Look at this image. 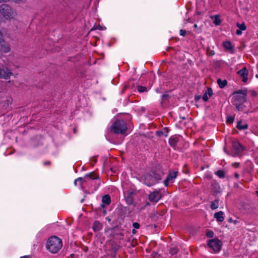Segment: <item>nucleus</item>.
<instances>
[{
    "label": "nucleus",
    "mask_w": 258,
    "mask_h": 258,
    "mask_svg": "<svg viewBox=\"0 0 258 258\" xmlns=\"http://www.w3.org/2000/svg\"><path fill=\"white\" fill-rule=\"evenodd\" d=\"M205 92H207V94H208L209 96L210 97L213 95V91L211 88H208L207 89V91H206Z\"/></svg>",
    "instance_id": "obj_33"
},
{
    "label": "nucleus",
    "mask_w": 258,
    "mask_h": 258,
    "mask_svg": "<svg viewBox=\"0 0 258 258\" xmlns=\"http://www.w3.org/2000/svg\"><path fill=\"white\" fill-rule=\"evenodd\" d=\"M242 30H240V29H238L236 30V34L237 35H241L242 34V32H241Z\"/></svg>",
    "instance_id": "obj_43"
},
{
    "label": "nucleus",
    "mask_w": 258,
    "mask_h": 258,
    "mask_svg": "<svg viewBox=\"0 0 258 258\" xmlns=\"http://www.w3.org/2000/svg\"><path fill=\"white\" fill-rule=\"evenodd\" d=\"M178 249L176 247H172L169 250V252L171 254L174 255L177 253Z\"/></svg>",
    "instance_id": "obj_30"
},
{
    "label": "nucleus",
    "mask_w": 258,
    "mask_h": 258,
    "mask_svg": "<svg viewBox=\"0 0 258 258\" xmlns=\"http://www.w3.org/2000/svg\"><path fill=\"white\" fill-rule=\"evenodd\" d=\"M164 175L163 172L159 170H154L152 173L147 174L144 177V183L147 185L152 186L162 179Z\"/></svg>",
    "instance_id": "obj_2"
},
{
    "label": "nucleus",
    "mask_w": 258,
    "mask_h": 258,
    "mask_svg": "<svg viewBox=\"0 0 258 258\" xmlns=\"http://www.w3.org/2000/svg\"><path fill=\"white\" fill-rule=\"evenodd\" d=\"M202 98L205 101H207L208 100L209 97L208 96V95L207 94V92H205Z\"/></svg>",
    "instance_id": "obj_36"
},
{
    "label": "nucleus",
    "mask_w": 258,
    "mask_h": 258,
    "mask_svg": "<svg viewBox=\"0 0 258 258\" xmlns=\"http://www.w3.org/2000/svg\"><path fill=\"white\" fill-rule=\"evenodd\" d=\"M169 98L170 96L167 94H165L162 95V100L161 102L162 106H163L164 104H166V102L168 101Z\"/></svg>",
    "instance_id": "obj_21"
},
{
    "label": "nucleus",
    "mask_w": 258,
    "mask_h": 258,
    "mask_svg": "<svg viewBox=\"0 0 258 258\" xmlns=\"http://www.w3.org/2000/svg\"><path fill=\"white\" fill-rule=\"evenodd\" d=\"M20 258H31V256L30 255H25L21 256Z\"/></svg>",
    "instance_id": "obj_47"
},
{
    "label": "nucleus",
    "mask_w": 258,
    "mask_h": 258,
    "mask_svg": "<svg viewBox=\"0 0 258 258\" xmlns=\"http://www.w3.org/2000/svg\"><path fill=\"white\" fill-rule=\"evenodd\" d=\"M173 49V47H168L167 49V50H169L170 49Z\"/></svg>",
    "instance_id": "obj_53"
},
{
    "label": "nucleus",
    "mask_w": 258,
    "mask_h": 258,
    "mask_svg": "<svg viewBox=\"0 0 258 258\" xmlns=\"http://www.w3.org/2000/svg\"><path fill=\"white\" fill-rule=\"evenodd\" d=\"M219 207V199H216L211 202L210 207L212 210L217 209Z\"/></svg>",
    "instance_id": "obj_22"
},
{
    "label": "nucleus",
    "mask_w": 258,
    "mask_h": 258,
    "mask_svg": "<svg viewBox=\"0 0 258 258\" xmlns=\"http://www.w3.org/2000/svg\"><path fill=\"white\" fill-rule=\"evenodd\" d=\"M8 0H0V2H7Z\"/></svg>",
    "instance_id": "obj_56"
},
{
    "label": "nucleus",
    "mask_w": 258,
    "mask_h": 258,
    "mask_svg": "<svg viewBox=\"0 0 258 258\" xmlns=\"http://www.w3.org/2000/svg\"><path fill=\"white\" fill-rule=\"evenodd\" d=\"M231 220H232V219H231V218H230V219H229V221H231Z\"/></svg>",
    "instance_id": "obj_58"
},
{
    "label": "nucleus",
    "mask_w": 258,
    "mask_h": 258,
    "mask_svg": "<svg viewBox=\"0 0 258 258\" xmlns=\"http://www.w3.org/2000/svg\"><path fill=\"white\" fill-rule=\"evenodd\" d=\"M180 35L182 36H185L186 34V31L185 30L181 29L179 31Z\"/></svg>",
    "instance_id": "obj_35"
},
{
    "label": "nucleus",
    "mask_w": 258,
    "mask_h": 258,
    "mask_svg": "<svg viewBox=\"0 0 258 258\" xmlns=\"http://www.w3.org/2000/svg\"><path fill=\"white\" fill-rule=\"evenodd\" d=\"M236 26L239 28V29L242 31H244L246 29V26L244 23H242V24H239L237 23L236 24Z\"/></svg>",
    "instance_id": "obj_26"
},
{
    "label": "nucleus",
    "mask_w": 258,
    "mask_h": 258,
    "mask_svg": "<svg viewBox=\"0 0 258 258\" xmlns=\"http://www.w3.org/2000/svg\"><path fill=\"white\" fill-rule=\"evenodd\" d=\"M249 92L250 93L251 95L252 96L255 97V96H256L257 95L256 92L254 91V90L249 91Z\"/></svg>",
    "instance_id": "obj_40"
},
{
    "label": "nucleus",
    "mask_w": 258,
    "mask_h": 258,
    "mask_svg": "<svg viewBox=\"0 0 258 258\" xmlns=\"http://www.w3.org/2000/svg\"><path fill=\"white\" fill-rule=\"evenodd\" d=\"M138 90L139 92H144L147 91V88L145 87H143L142 86H138Z\"/></svg>",
    "instance_id": "obj_31"
},
{
    "label": "nucleus",
    "mask_w": 258,
    "mask_h": 258,
    "mask_svg": "<svg viewBox=\"0 0 258 258\" xmlns=\"http://www.w3.org/2000/svg\"><path fill=\"white\" fill-rule=\"evenodd\" d=\"M74 256H75V254L74 253H72L71 254H70L71 257L73 258V257H74Z\"/></svg>",
    "instance_id": "obj_52"
},
{
    "label": "nucleus",
    "mask_w": 258,
    "mask_h": 258,
    "mask_svg": "<svg viewBox=\"0 0 258 258\" xmlns=\"http://www.w3.org/2000/svg\"><path fill=\"white\" fill-rule=\"evenodd\" d=\"M92 228L94 232H98L102 228V225L99 222L96 221L94 222Z\"/></svg>",
    "instance_id": "obj_16"
},
{
    "label": "nucleus",
    "mask_w": 258,
    "mask_h": 258,
    "mask_svg": "<svg viewBox=\"0 0 258 258\" xmlns=\"http://www.w3.org/2000/svg\"><path fill=\"white\" fill-rule=\"evenodd\" d=\"M106 213H107L106 210H103V213L104 215L106 214Z\"/></svg>",
    "instance_id": "obj_51"
},
{
    "label": "nucleus",
    "mask_w": 258,
    "mask_h": 258,
    "mask_svg": "<svg viewBox=\"0 0 258 258\" xmlns=\"http://www.w3.org/2000/svg\"><path fill=\"white\" fill-rule=\"evenodd\" d=\"M167 133H168V131H166V133H164L163 131H157L156 132V135L158 137H161L163 135H164L165 137H167Z\"/></svg>",
    "instance_id": "obj_28"
},
{
    "label": "nucleus",
    "mask_w": 258,
    "mask_h": 258,
    "mask_svg": "<svg viewBox=\"0 0 258 258\" xmlns=\"http://www.w3.org/2000/svg\"><path fill=\"white\" fill-rule=\"evenodd\" d=\"M256 194L257 196H258V190L256 191Z\"/></svg>",
    "instance_id": "obj_57"
},
{
    "label": "nucleus",
    "mask_w": 258,
    "mask_h": 258,
    "mask_svg": "<svg viewBox=\"0 0 258 258\" xmlns=\"http://www.w3.org/2000/svg\"><path fill=\"white\" fill-rule=\"evenodd\" d=\"M78 182V180H77V179H76L75 180V181H74V184H75V185H77V182Z\"/></svg>",
    "instance_id": "obj_50"
},
{
    "label": "nucleus",
    "mask_w": 258,
    "mask_h": 258,
    "mask_svg": "<svg viewBox=\"0 0 258 258\" xmlns=\"http://www.w3.org/2000/svg\"><path fill=\"white\" fill-rule=\"evenodd\" d=\"M233 167L235 168H238L240 166V164L238 162H235L232 164Z\"/></svg>",
    "instance_id": "obj_39"
},
{
    "label": "nucleus",
    "mask_w": 258,
    "mask_h": 258,
    "mask_svg": "<svg viewBox=\"0 0 258 258\" xmlns=\"http://www.w3.org/2000/svg\"><path fill=\"white\" fill-rule=\"evenodd\" d=\"M242 121H239L238 122H237V124L236 125V127L239 130H246L248 128V125L246 124V123H244L243 124H242Z\"/></svg>",
    "instance_id": "obj_19"
},
{
    "label": "nucleus",
    "mask_w": 258,
    "mask_h": 258,
    "mask_svg": "<svg viewBox=\"0 0 258 258\" xmlns=\"http://www.w3.org/2000/svg\"><path fill=\"white\" fill-rule=\"evenodd\" d=\"M94 29H99L100 30H103V27L100 25L97 26L96 28H94ZM94 30V29H92V30Z\"/></svg>",
    "instance_id": "obj_42"
},
{
    "label": "nucleus",
    "mask_w": 258,
    "mask_h": 258,
    "mask_svg": "<svg viewBox=\"0 0 258 258\" xmlns=\"http://www.w3.org/2000/svg\"><path fill=\"white\" fill-rule=\"evenodd\" d=\"M134 229H139L140 228V224L138 222H134L133 224Z\"/></svg>",
    "instance_id": "obj_37"
},
{
    "label": "nucleus",
    "mask_w": 258,
    "mask_h": 258,
    "mask_svg": "<svg viewBox=\"0 0 258 258\" xmlns=\"http://www.w3.org/2000/svg\"><path fill=\"white\" fill-rule=\"evenodd\" d=\"M247 94V89H244L238 90L234 93L233 97V103H244L246 102V95Z\"/></svg>",
    "instance_id": "obj_5"
},
{
    "label": "nucleus",
    "mask_w": 258,
    "mask_h": 258,
    "mask_svg": "<svg viewBox=\"0 0 258 258\" xmlns=\"http://www.w3.org/2000/svg\"><path fill=\"white\" fill-rule=\"evenodd\" d=\"M4 35L3 33L0 31V43H2L4 41Z\"/></svg>",
    "instance_id": "obj_41"
},
{
    "label": "nucleus",
    "mask_w": 258,
    "mask_h": 258,
    "mask_svg": "<svg viewBox=\"0 0 258 258\" xmlns=\"http://www.w3.org/2000/svg\"><path fill=\"white\" fill-rule=\"evenodd\" d=\"M178 141V138L176 137L172 136L169 138V143L172 147H175Z\"/></svg>",
    "instance_id": "obj_15"
},
{
    "label": "nucleus",
    "mask_w": 258,
    "mask_h": 258,
    "mask_svg": "<svg viewBox=\"0 0 258 258\" xmlns=\"http://www.w3.org/2000/svg\"><path fill=\"white\" fill-rule=\"evenodd\" d=\"M223 45L226 50L233 51L234 49L233 46L230 41L224 42Z\"/></svg>",
    "instance_id": "obj_17"
},
{
    "label": "nucleus",
    "mask_w": 258,
    "mask_h": 258,
    "mask_svg": "<svg viewBox=\"0 0 258 258\" xmlns=\"http://www.w3.org/2000/svg\"><path fill=\"white\" fill-rule=\"evenodd\" d=\"M214 54H215V52H214V51H212L211 52V55H214Z\"/></svg>",
    "instance_id": "obj_54"
},
{
    "label": "nucleus",
    "mask_w": 258,
    "mask_h": 258,
    "mask_svg": "<svg viewBox=\"0 0 258 258\" xmlns=\"http://www.w3.org/2000/svg\"><path fill=\"white\" fill-rule=\"evenodd\" d=\"M234 120V117L233 116H228L226 118V122L229 124L232 123Z\"/></svg>",
    "instance_id": "obj_29"
},
{
    "label": "nucleus",
    "mask_w": 258,
    "mask_h": 258,
    "mask_svg": "<svg viewBox=\"0 0 258 258\" xmlns=\"http://www.w3.org/2000/svg\"><path fill=\"white\" fill-rule=\"evenodd\" d=\"M51 164V162L50 161H45L44 162V165H50Z\"/></svg>",
    "instance_id": "obj_44"
},
{
    "label": "nucleus",
    "mask_w": 258,
    "mask_h": 258,
    "mask_svg": "<svg viewBox=\"0 0 258 258\" xmlns=\"http://www.w3.org/2000/svg\"><path fill=\"white\" fill-rule=\"evenodd\" d=\"M13 75V73L9 69L0 68V78L8 80Z\"/></svg>",
    "instance_id": "obj_8"
},
{
    "label": "nucleus",
    "mask_w": 258,
    "mask_h": 258,
    "mask_svg": "<svg viewBox=\"0 0 258 258\" xmlns=\"http://www.w3.org/2000/svg\"><path fill=\"white\" fill-rule=\"evenodd\" d=\"M106 220H107L109 222H110L111 221V219L109 217H106Z\"/></svg>",
    "instance_id": "obj_49"
},
{
    "label": "nucleus",
    "mask_w": 258,
    "mask_h": 258,
    "mask_svg": "<svg viewBox=\"0 0 258 258\" xmlns=\"http://www.w3.org/2000/svg\"><path fill=\"white\" fill-rule=\"evenodd\" d=\"M87 177H89L92 179H96L99 178V176L97 175L95 172H92L89 174H86L84 176V178H86Z\"/></svg>",
    "instance_id": "obj_23"
},
{
    "label": "nucleus",
    "mask_w": 258,
    "mask_h": 258,
    "mask_svg": "<svg viewBox=\"0 0 258 258\" xmlns=\"http://www.w3.org/2000/svg\"><path fill=\"white\" fill-rule=\"evenodd\" d=\"M102 204L100 205V207L104 208L105 205H109L111 203L110 197L109 195H105L102 198Z\"/></svg>",
    "instance_id": "obj_13"
},
{
    "label": "nucleus",
    "mask_w": 258,
    "mask_h": 258,
    "mask_svg": "<svg viewBox=\"0 0 258 258\" xmlns=\"http://www.w3.org/2000/svg\"><path fill=\"white\" fill-rule=\"evenodd\" d=\"M135 195V192L133 190H128L124 194L125 199L128 205L134 204Z\"/></svg>",
    "instance_id": "obj_9"
},
{
    "label": "nucleus",
    "mask_w": 258,
    "mask_h": 258,
    "mask_svg": "<svg viewBox=\"0 0 258 258\" xmlns=\"http://www.w3.org/2000/svg\"><path fill=\"white\" fill-rule=\"evenodd\" d=\"M126 130V123L123 120L115 121L110 127V131L116 134H123Z\"/></svg>",
    "instance_id": "obj_4"
},
{
    "label": "nucleus",
    "mask_w": 258,
    "mask_h": 258,
    "mask_svg": "<svg viewBox=\"0 0 258 258\" xmlns=\"http://www.w3.org/2000/svg\"><path fill=\"white\" fill-rule=\"evenodd\" d=\"M160 191L155 190L149 195V200L152 202L157 203L162 198Z\"/></svg>",
    "instance_id": "obj_7"
},
{
    "label": "nucleus",
    "mask_w": 258,
    "mask_h": 258,
    "mask_svg": "<svg viewBox=\"0 0 258 258\" xmlns=\"http://www.w3.org/2000/svg\"><path fill=\"white\" fill-rule=\"evenodd\" d=\"M77 180L79 182V185L82 186V183L85 181V179L82 177H79L77 179Z\"/></svg>",
    "instance_id": "obj_34"
},
{
    "label": "nucleus",
    "mask_w": 258,
    "mask_h": 258,
    "mask_svg": "<svg viewBox=\"0 0 258 258\" xmlns=\"http://www.w3.org/2000/svg\"><path fill=\"white\" fill-rule=\"evenodd\" d=\"M234 176H235V177L236 178H237H237H239V174H238V173H235V174H234Z\"/></svg>",
    "instance_id": "obj_46"
},
{
    "label": "nucleus",
    "mask_w": 258,
    "mask_h": 258,
    "mask_svg": "<svg viewBox=\"0 0 258 258\" xmlns=\"http://www.w3.org/2000/svg\"><path fill=\"white\" fill-rule=\"evenodd\" d=\"M217 83L220 88H223L227 85V81L226 80H222L221 79H218Z\"/></svg>",
    "instance_id": "obj_20"
},
{
    "label": "nucleus",
    "mask_w": 258,
    "mask_h": 258,
    "mask_svg": "<svg viewBox=\"0 0 258 258\" xmlns=\"http://www.w3.org/2000/svg\"><path fill=\"white\" fill-rule=\"evenodd\" d=\"M220 178H224L225 176V172L221 170H219L215 173Z\"/></svg>",
    "instance_id": "obj_27"
},
{
    "label": "nucleus",
    "mask_w": 258,
    "mask_h": 258,
    "mask_svg": "<svg viewBox=\"0 0 258 258\" xmlns=\"http://www.w3.org/2000/svg\"><path fill=\"white\" fill-rule=\"evenodd\" d=\"M0 13L7 20H11L17 16L16 12L7 4H2L0 6Z\"/></svg>",
    "instance_id": "obj_3"
},
{
    "label": "nucleus",
    "mask_w": 258,
    "mask_h": 258,
    "mask_svg": "<svg viewBox=\"0 0 258 258\" xmlns=\"http://www.w3.org/2000/svg\"><path fill=\"white\" fill-rule=\"evenodd\" d=\"M223 215L224 213L222 211H219L218 212L215 213L214 214V217L216 219L217 221L223 222L224 220Z\"/></svg>",
    "instance_id": "obj_14"
},
{
    "label": "nucleus",
    "mask_w": 258,
    "mask_h": 258,
    "mask_svg": "<svg viewBox=\"0 0 258 258\" xmlns=\"http://www.w3.org/2000/svg\"><path fill=\"white\" fill-rule=\"evenodd\" d=\"M232 148L234 154V156H238L243 150L241 145L237 141H233L232 142Z\"/></svg>",
    "instance_id": "obj_10"
},
{
    "label": "nucleus",
    "mask_w": 258,
    "mask_h": 258,
    "mask_svg": "<svg viewBox=\"0 0 258 258\" xmlns=\"http://www.w3.org/2000/svg\"><path fill=\"white\" fill-rule=\"evenodd\" d=\"M211 18L214 19L213 23L215 25L218 26V25H220V24L221 23V21L219 19V17L218 15H215V16H212L211 17Z\"/></svg>",
    "instance_id": "obj_24"
},
{
    "label": "nucleus",
    "mask_w": 258,
    "mask_h": 258,
    "mask_svg": "<svg viewBox=\"0 0 258 258\" xmlns=\"http://www.w3.org/2000/svg\"><path fill=\"white\" fill-rule=\"evenodd\" d=\"M194 27L195 28H198V25H197V24H195V25H194Z\"/></svg>",
    "instance_id": "obj_55"
},
{
    "label": "nucleus",
    "mask_w": 258,
    "mask_h": 258,
    "mask_svg": "<svg viewBox=\"0 0 258 258\" xmlns=\"http://www.w3.org/2000/svg\"><path fill=\"white\" fill-rule=\"evenodd\" d=\"M201 98V96H195V100L196 101H198Z\"/></svg>",
    "instance_id": "obj_45"
},
{
    "label": "nucleus",
    "mask_w": 258,
    "mask_h": 258,
    "mask_svg": "<svg viewBox=\"0 0 258 258\" xmlns=\"http://www.w3.org/2000/svg\"><path fill=\"white\" fill-rule=\"evenodd\" d=\"M233 105L235 106L238 111H243L245 106H243V103H233Z\"/></svg>",
    "instance_id": "obj_25"
},
{
    "label": "nucleus",
    "mask_w": 258,
    "mask_h": 258,
    "mask_svg": "<svg viewBox=\"0 0 258 258\" xmlns=\"http://www.w3.org/2000/svg\"><path fill=\"white\" fill-rule=\"evenodd\" d=\"M208 245L215 252L220 251L221 248V242L218 238L210 239L208 241Z\"/></svg>",
    "instance_id": "obj_6"
},
{
    "label": "nucleus",
    "mask_w": 258,
    "mask_h": 258,
    "mask_svg": "<svg viewBox=\"0 0 258 258\" xmlns=\"http://www.w3.org/2000/svg\"><path fill=\"white\" fill-rule=\"evenodd\" d=\"M237 74L242 78L243 82H246L247 81L248 72L245 67H244L241 70H239L237 72Z\"/></svg>",
    "instance_id": "obj_12"
},
{
    "label": "nucleus",
    "mask_w": 258,
    "mask_h": 258,
    "mask_svg": "<svg viewBox=\"0 0 258 258\" xmlns=\"http://www.w3.org/2000/svg\"><path fill=\"white\" fill-rule=\"evenodd\" d=\"M214 233L212 231H209L206 233V236L208 237L212 238L214 236Z\"/></svg>",
    "instance_id": "obj_32"
},
{
    "label": "nucleus",
    "mask_w": 258,
    "mask_h": 258,
    "mask_svg": "<svg viewBox=\"0 0 258 258\" xmlns=\"http://www.w3.org/2000/svg\"><path fill=\"white\" fill-rule=\"evenodd\" d=\"M136 232H137V231H136V229H133L132 230V233H133V234H135V233H136Z\"/></svg>",
    "instance_id": "obj_48"
},
{
    "label": "nucleus",
    "mask_w": 258,
    "mask_h": 258,
    "mask_svg": "<svg viewBox=\"0 0 258 258\" xmlns=\"http://www.w3.org/2000/svg\"><path fill=\"white\" fill-rule=\"evenodd\" d=\"M0 50L3 53H8L11 51V47L9 43L6 42L4 40L2 43H0Z\"/></svg>",
    "instance_id": "obj_11"
},
{
    "label": "nucleus",
    "mask_w": 258,
    "mask_h": 258,
    "mask_svg": "<svg viewBox=\"0 0 258 258\" xmlns=\"http://www.w3.org/2000/svg\"><path fill=\"white\" fill-rule=\"evenodd\" d=\"M62 247V240L56 236L50 237L46 242V249L53 254L57 253Z\"/></svg>",
    "instance_id": "obj_1"
},
{
    "label": "nucleus",
    "mask_w": 258,
    "mask_h": 258,
    "mask_svg": "<svg viewBox=\"0 0 258 258\" xmlns=\"http://www.w3.org/2000/svg\"><path fill=\"white\" fill-rule=\"evenodd\" d=\"M177 171H171L169 172L167 178H169L170 181V182H173V180L175 179L177 176Z\"/></svg>",
    "instance_id": "obj_18"
},
{
    "label": "nucleus",
    "mask_w": 258,
    "mask_h": 258,
    "mask_svg": "<svg viewBox=\"0 0 258 258\" xmlns=\"http://www.w3.org/2000/svg\"><path fill=\"white\" fill-rule=\"evenodd\" d=\"M169 182H170V181L169 179V178H166V179H165L164 181V185L166 186L168 185V184H169Z\"/></svg>",
    "instance_id": "obj_38"
}]
</instances>
